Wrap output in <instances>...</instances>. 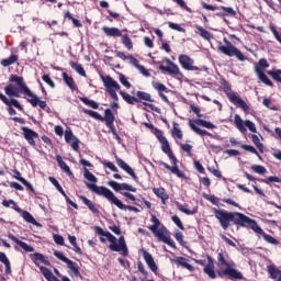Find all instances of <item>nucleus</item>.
Listing matches in <instances>:
<instances>
[{"instance_id": "nucleus-58", "label": "nucleus", "mask_w": 281, "mask_h": 281, "mask_svg": "<svg viewBox=\"0 0 281 281\" xmlns=\"http://www.w3.org/2000/svg\"><path fill=\"white\" fill-rule=\"evenodd\" d=\"M170 30H176V32H186V29L181 27V25L175 23V22H169L168 23Z\"/></svg>"}, {"instance_id": "nucleus-3", "label": "nucleus", "mask_w": 281, "mask_h": 281, "mask_svg": "<svg viewBox=\"0 0 281 281\" xmlns=\"http://www.w3.org/2000/svg\"><path fill=\"white\" fill-rule=\"evenodd\" d=\"M217 276L220 278H224L225 276L229 280H243V273L236 270V263L234 261H227L223 252L217 255Z\"/></svg>"}, {"instance_id": "nucleus-32", "label": "nucleus", "mask_w": 281, "mask_h": 281, "mask_svg": "<svg viewBox=\"0 0 281 281\" xmlns=\"http://www.w3.org/2000/svg\"><path fill=\"white\" fill-rule=\"evenodd\" d=\"M61 78L64 82H66V85L69 87V89H71V91H76L78 89V87H76V82L74 81V78L69 77L67 72H63Z\"/></svg>"}, {"instance_id": "nucleus-5", "label": "nucleus", "mask_w": 281, "mask_h": 281, "mask_svg": "<svg viewBox=\"0 0 281 281\" xmlns=\"http://www.w3.org/2000/svg\"><path fill=\"white\" fill-rule=\"evenodd\" d=\"M151 223L153 225H150L148 229L153 232L154 236L165 243V245H169V247L175 249L177 246H175L172 238L168 236V228L161 225V222L156 215H151Z\"/></svg>"}, {"instance_id": "nucleus-61", "label": "nucleus", "mask_w": 281, "mask_h": 281, "mask_svg": "<svg viewBox=\"0 0 281 281\" xmlns=\"http://www.w3.org/2000/svg\"><path fill=\"white\" fill-rule=\"evenodd\" d=\"M121 190H127V192H137V189L128 183H121Z\"/></svg>"}, {"instance_id": "nucleus-20", "label": "nucleus", "mask_w": 281, "mask_h": 281, "mask_svg": "<svg viewBox=\"0 0 281 281\" xmlns=\"http://www.w3.org/2000/svg\"><path fill=\"white\" fill-rule=\"evenodd\" d=\"M29 98L27 101L30 102V104H32L33 106H40V109H43L45 111V109H47V102L42 101L38 95L34 94L31 91V94H27Z\"/></svg>"}, {"instance_id": "nucleus-51", "label": "nucleus", "mask_w": 281, "mask_h": 281, "mask_svg": "<svg viewBox=\"0 0 281 281\" xmlns=\"http://www.w3.org/2000/svg\"><path fill=\"white\" fill-rule=\"evenodd\" d=\"M261 181L262 183H281L280 177H276V176H270Z\"/></svg>"}, {"instance_id": "nucleus-29", "label": "nucleus", "mask_w": 281, "mask_h": 281, "mask_svg": "<svg viewBox=\"0 0 281 281\" xmlns=\"http://www.w3.org/2000/svg\"><path fill=\"white\" fill-rule=\"evenodd\" d=\"M101 122H105L106 126H113V122H115V115H113V111H111V109H106L104 111V116H102Z\"/></svg>"}, {"instance_id": "nucleus-12", "label": "nucleus", "mask_w": 281, "mask_h": 281, "mask_svg": "<svg viewBox=\"0 0 281 281\" xmlns=\"http://www.w3.org/2000/svg\"><path fill=\"white\" fill-rule=\"evenodd\" d=\"M178 60L182 69H186L187 71H203V69L194 66V59L188 55H179Z\"/></svg>"}, {"instance_id": "nucleus-10", "label": "nucleus", "mask_w": 281, "mask_h": 281, "mask_svg": "<svg viewBox=\"0 0 281 281\" xmlns=\"http://www.w3.org/2000/svg\"><path fill=\"white\" fill-rule=\"evenodd\" d=\"M249 229H252V232H255V234H260V236H262L263 240H266V243H269L270 245H280V240L276 239V237L265 233V231L258 225V223H256V220H251L250 224H249Z\"/></svg>"}, {"instance_id": "nucleus-30", "label": "nucleus", "mask_w": 281, "mask_h": 281, "mask_svg": "<svg viewBox=\"0 0 281 281\" xmlns=\"http://www.w3.org/2000/svg\"><path fill=\"white\" fill-rule=\"evenodd\" d=\"M102 32L105 34V36H122V31L117 27H109V26H103Z\"/></svg>"}, {"instance_id": "nucleus-64", "label": "nucleus", "mask_w": 281, "mask_h": 281, "mask_svg": "<svg viewBox=\"0 0 281 281\" xmlns=\"http://www.w3.org/2000/svg\"><path fill=\"white\" fill-rule=\"evenodd\" d=\"M270 30H271L273 36L276 37V40L281 44V34L278 32L276 26H271Z\"/></svg>"}, {"instance_id": "nucleus-36", "label": "nucleus", "mask_w": 281, "mask_h": 281, "mask_svg": "<svg viewBox=\"0 0 281 281\" xmlns=\"http://www.w3.org/2000/svg\"><path fill=\"white\" fill-rule=\"evenodd\" d=\"M0 262L5 267V273H12V269L10 267V259L5 256V252H0Z\"/></svg>"}, {"instance_id": "nucleus-16", "label": "nucleus", "mask_w": 281, "mask_h": 281, "mask_svg": "<svg viewBox=\"0 0 281 281\" xmlns=\"http://www.w3.org/2000/svg\"><path fill=\"white\" fill-rule=\"evenodd\" d=\"M206 265L203 269L204 273L211 278V280H216V270L214 266V259L211 256H206Z\"/></svg>"}, {"instance_id": "nucleus-35", "label": "nucleus", "mask_w": 281, "mask_h": 281, "mask_svg": "<svg viewBox=\"0 0 281 281\" xmlns=\"http://www.w3.org/2000/svg\"><path fill=\"white\" fill-rule=\"evenodd\" d=\"M22 217L24 218V221H26V223H31V225H35L36 227H41V223H37V221L34 218V216H32L30 214V212L24 211L22 213Z\"/></svg>"}, {"instance_id": "nucleus-27", "label": "nucleus", "mask_w": 281, "mask_h": 281, "mask_svg": "<svg viewBox=\"0 0 281 281\" xmlns=\"http://www.w3.org/2000/svg\"><path fill=\"white\" fill-rule=\"evenodd\" d=\"M4 93L9 95V98H21V88H18L14 85H9L4 87Z\"/></svg>"}, {"instance_id": "nucleus-38", "label": "nucleus", "mask_w": 281, "mask_h": 281, "mask_svg": "<svg viewBox=\"0 0 281 281\" xmlns=\"http://www.w3.org/2000/svg\"><path fill=\"white\" fill-rule=\"evenodd\" d=\"M18 60H19V56L11 55L9 58L2 59L1 65L2 67H10V65H14V63H16Z\"/></svg>"}, {"instance_id": "nucleus-14", "label": "nucleus", "mask_w": 281, "mask_h": 281, "mask_svg": "<svg viewBox=\"0 0 281 281\" xmlns=\"http://www.w3.org/2000/svg\"><path fill=\"white\" fill-rule=\"evenodd\" d=\"M160 71H167L170 76H177L178 78H183V74H181V69L177 64L172 63L170 59L167 60V66H160Z\"/></svg>"}, {"instance_id": "nucleus-62", "label": "nucleus", "mask_w": 281, "mask_h": 281, "mask_svg": "<svg viewBox=\"0 0 281 281\" xmlns=\"http://www.w3.org/2000/svg\"><path fill=\"white\" fill-rule=\"evenodd\" d=\"M42 80H44V82H46V85L52 87V89H54V87H56V85L54 83V81L52 80V78L48 75H44L42 77Z\"/></svg>"}, {"instance_id": "nucleus-34", "label": "nucleus", "mask_w": 281, "mask_h": 281, "mask_svg": "<svg viewBox=\"0 0 281 281\" xmlns=\"http://www.w3.org/2000/svg\"><path fill=\"white\" fill-rule=\"evenodd\" d=\"M69 65L72 69H75V71L77 74H79V76H82L83 78H87V72L85 71V68L82 67V65H80L76 61H70Z\"/></svg>"}, {"instance_id": "nucleus-24", "label": "nucleus", "mask_w": 281, "mask_h": 281, "mask_svg": "<svg viewBox=\"0 0 281 281\" xmlns=\"http://www.w3.org/2000/svg\"><path fill=\"white\" fill-rule=\"evenodd\" d=\"M10 238V240H12L13 243H15V245H19V247H21V249H23L24 251H26V254H32L34 251V247L27 245V243L25 241H21L19 238H16L14 235H9L8 236Z\"/></svg>"}, {"instance_id": "nucleus-8", "label": "nucleus", "mask_w": 281, "mask_h": 281, "mask_svg": "<svg viewBox=\"0 0 281 281\" xmlns=\"http://www.w3.org/2000/svg\"><path fill=\"white\" fill-rule=\"evenodd\" d=\"M101 80L111 99L117 101V91L121 89L120 83H117L111 76H101Z\"/></svg>"}, {"instance_id": "nucleus-54", "label": "nucleus", "mask_w": 281, "mask_h": 281, "mask_svg": "<svg viewBox=\"0 0 281 281\" xmlns=\"http://www.w3.org/2000/svg\"><path fill=\"white\" fill-rule=\"evenodd\" d=\"M108 186H110V188L114 189L115 192H121L122 191V183L116 182V181H109Z\"/></svg>"}, {"instance_id": "nucleus-28", "label": "nucleus", "mask_w": 281, "mask_h": 281, "mask_svg": "<svg viewBox=\"0 0 281 281\" xmlns=\"http://www.w3.org/2000/svg\"><path fill=\"white\" fill-rule=\"evenodd\" d=\"M171 262H175L179 267H183V269H188V271H194V268L192 267V265L188 263V259L183 257L171 259Z\"/></svg>"}, {"instance_id": "nucleus-48", "label": "nucleus", "mask_w": 281, "mask_h": 281, "mask_svg": "<svg viewBox=\"0 0 281 281\" xmlns=\"http://www.w3.org/2000/svg\"><path fill=\"white\" fill-rule=\"evenodd\" d=\"M83 113H86V115H90V117H93L94 120H100V122H102V115H100V113L95 112V111H91V110H83Z\"/></svg>"}, {"instance_id": "nucleus-31", "label": "nucleus", "mask_w": 281, "mask_h": 281, "mask_svg": "<svg viewBox=\"0 0 281 281\" xmlns=\"http://www.w3.org/2000/svg\"><path fill=\"white\" fill-rule=\"evenodd\" d=\"M154 194H156V196H158L159 199H161L164 205H166V202L169 199L168 193L166 192V189L164 188H154L153 189Z\"/></svg>"}, {"instance_id": "nucleus-26", "label": "nucleus", "mask_w": 281, "mask_h": 281, "mask_svg": "<svg viewBox=\"0 0 281 281\" xmlns=\"http://www.w3.org/2000/svg\"><path fill=\"white\" fill-rule=\"evenodd\" d=\"M0 100L3 102V104H7V106H15V109H19V111H23V106L16 99H8V97H5L3 93H0Z\"/></svg>"}, {"instance_id": "nucleus-23", "label": "nucleus", "mask_w": 281, "mask_h": 281, "mask_svg": "<svg viewBox=\"0 0 281 281\" xmlns=\"http://www.w3.org/2000/svg\"><path fill=\"white\" fill-rule=\"evenodd\" d=\"M116 164H117L119 168L124 170L127 175H130V177L137 180V176L135 175V171L133 170V168H131V166H128V164H126L123 159L116 158Z\"/></svg>"}, {"instance_id": "nucleus-42", "label": "nucleus", "mask_w": 281, "mask_h": 281, "mask_svg": "<svg viewBox=\"0 0 281 281\" xmlns=\"http://www.w3.org/2000/svg\"><path fill=\"white\" fill-rule=\"evenodd\" d=\"M172 137H177L178 139H183V132L179 128V124L173 123V128L171 131Z\"/></svg>"}, {"instance_id": "nucleus-56", "label": "nucleus", "mask_w": 281, "mask_h": 281, "mask_svg": "<svg viewBox=\"0 0 281 281\" xmlns=\"http://www.w3.org/2000/svg\"><path fill=\"white\" fill-rule=\"evenodd\" d=\"M68 144H70L72 150H75L77 153H78V150H80V146H79L80 140L77 137H75V139L70 140Z\"/></svg>"}, {"instance_id": "nucleus-63", "label": "nucleus", "mask_w": 281, "mask_h": 281, "mask_svg": "<svg viewBox=\"0 0 281 281\" xmlns=\"http://www.w3.org/2000/svg\"><path fill=\"white\" fill-rule=\"evenodd\" d=\"M75 138H76V136L74 135L72 131L65 132V140L67 142V144L70 143Z\"/></svg>"}, {"instance_id": "nucleus-55", "label": "nucleus", "mask_w": 281, "mask_h": 281, "mask_svg": "<svg viewBox=\"0 0 281 281\" xmlns=\"http://www.w3.org/2000/svg\"><path fill=\"white\" fill-rule=\"evenodd\" d=\"M101 164L105 166V168H109L110 170H112V172H117V167L115 166V164L109 160H103Z\"/></svg>"}, {"instance_id": "nucleus-25", "label": "nucleus", "mask_w": 281, "mask_h": 281, "mask_svg": "<svg viewBox=\"0 0 281 281\" xmlns=\"http://www.w3.org/2000/svg\"><path fill=\"white\" fill-rule=\"evenodd\" d=\"M255 72L258 76L259 80L267 85L268 87H273V82L269 80V77L265 75V70L260 66H255Z\"/></svg>"}, {"instance_id": "nucleus-13", "label": "nucleus", "mask_w": 281, "mask_h": 281, "mask_svg": "<svg viewBox=\"0 0 281 281\" xmlns=\"http://www.w3.org/2000/svg\"><path fill=\"white\" fill-rule=\"evenodd\" d=\"M227 98L229 102L235 104V106H239L245 113H249V105H247V102H245V100H243L236 92H228Z\"/></svg>"}, {"instance_id": "nucleus-40", "label": "nucleus", "mask_w": 281, "mask_h": 281, "mask_svg": "<svg viewBox=\"0 0 281 281\" xmlns=\"http://www.w3.org/2000/svg\"><path fill=\"white\" fill-rule=\"evenodd\" d=\"M251 139H252V143L255 144V146L258 148V150L260 153H265V145H262V143H260V137H258V135H256V134H252Z\"/></svg>"}, {"instance_id": "nucleus-6", "label": "nucleus", "mask_w": 281, "mask_h": 281, "mask_svg": "<svg viewBox=\"0 0 281 281\" xmlns=\"http://www.w3.org/2000/svg\"><path fill=\"white\" fill-rule=\"evenodd\" d=\"M224 43L225 45L220 44L217 46V49L218 52H221V54H224V56H229V58H233L235 56V58H237L241 63H245V60H247L243 52L234 46L232 42L227 41V38H224Z\"/></svg>"}, {"instance_id": "nucleus-50", "label": "nucleus", "mask_w": 281, "mask_h": 281, "mask_svg": "<svg viewBox=\"0 0 281 281\" xmlns=\"http://www.w3.org/2000/svg\"><path fill=\"white\" fill-rule=\"evenodd\" d=\"M122 43L126 49H131L133 47V41H131V37L128 35L122 36Z\"/></svg>"}, {"instance_id": "nucleus-60", "label": "nucleus", "mask_w": 281, "mask_h": 281, "mask_svg": "<svg viewBox=\"0 0 281 281\" xmlns=\"http://www.w3.org/2000/svg\"><path fill=\"white\" fill-rule=\"evenodd\" d=\"M120 82L123 85V87H126V89H131V82H128V79H126V76L120 75Z\"/></svg>"}, {"instance_id": "nucleus-57", "label": "nucleus", "mask_w": 281, "mask_h": 281, "mask_svg": "<svg viewBox=\"0 0 281 281\" xmlns=\"http://www.w3.org/2000/svg\"><path fill=\"white\" fill-rule=\"evenodd\" d=\"M3 207H10L12 205V210H16L19 211V209H16V202H14V200H4L2 202Z\"/></svg>"}, {"instance_id": "nucleus-39", "label": "nucleus", "mask_w": 281, "mask_h": 281, "mask_svg": "<svg viewBox=\"0 0 281 281\" xmlns=\"http://www.w3.org/2000/svg\"><path fill=\"white\" fill-rule=\"evenodd\" d=\"M195 27L202 38H204L205 41H210V38H212V33H210L207 30L203 29V26L196 25Z\"/></svg>"}, {"instance_id": "nucleus-49", "label": "nucleus", "mask_w": 281, "mask_h": 281, "mask_svg": "<svg viewBox=\"0 0 281 281\" xmlns=\"http://www.w3.org/2000/svg\"><path fill=\"white\" fill-rule=\"evenodd\" d=\"M240 148H243V150H247L248 153H252V155H256L259 159H261L260 154H258V150H256L254 146L241 145Z\"/></svg>"}, {"instance_id": "nucleus-11", "label": "nucleus", "mask_w": 281, "mask_h": 281, "mask_svg": "<svg viewBox=\"0 0 281 281\" xmlns=\"http://www.w3.org/2000/svg\"><path fill=\"white\" fill-rule=\"evenodd\" d=\"M54 256L58 258V260H61V262L67 263L68 269H70V276H75L76 278H78V276H80V270L78 269V263L74 262L72 260H70L69 258H67L65 256V254H63V251H58L55 250L54 251Z\"/></svg>"}, {"instance_id": "nucleus-15", "label": "nucleus", "mask_w": 281, "mask_h": 281, "mask_svg": "<svg viewBox=\"0 0 281 281\" xmlns=\"http://www.w3.org/2000/svg\"><path fill=\"white\" fill-rule=\"evenodd\" d=\"M22 135L24 139L30 144V146H36V140L38 139V133L34 132L32 128L22 126L21 127Z\"/></svg>"}, {"instance_id": "nucleus-19", "label": "nucleus", "mask_w": 281, "mask_h": 281, "mask_svg": "<svg viewBox=\"0 0 281 281\" xmlns=\"http://www.w3.org/2000/svg\"><path fill=\"white\" fill-rule=\"evenodd\" d=\"M83 177H85V179H87V181H90V182H86L88 190H91V192H95V191H93V189L89 188V186H94L95 188H99L95 184V183H98V178L95 176H93V173H91L89 171V169H87V167L83 169Z\"/></svg>"}, {"instance_id": "nucleus-47", "label": "nucleus", "mask_w": 281, "mask_h": 281, "mask_svg": "<svg viewBox=\"0 0 281 281\" xmlns=\"http://www.w3.org/2000/svg\"><path fill=\"white\" fill-rule=\"evenodd\" d=\"M170 172H172V175H177L179 177V179H183L186 178V173H183L181 170H179V167L173 164V166L170 169Z\"/></svg>"}, {"instance_id": "nucleus-44", "label": "nucleus", "mask_w": 281, "mask_h": 281, "mask_svg": "<svg viewBox=\"0 0 281 281\" xmlns=\"http://www.w3.org/2000/svg\"><path fill=\"white\" fill-rule=\"evenodd\" d=\"M136 95H137L138 100H145V102H153L150 93H147L144 91H137Z\"/></svg>"}, {"instance_id": "nucleus-21", "label": "nucleus", "mask_w": 281, "mask_h": 281, "mask_svg": "<svg viewBox=\"0 0 281 281\" xmlns=\"http://www.w3.org/2000/svg\"><path fill=\"white\" fill-rule=\"evenodd\" d=\"M143 258L146 262V265L148 266V268L150 269V271H153L154 273H157V263H155V259L153 258V255H150V252L143 250Z\"/></svg>"}, {"instance_id": "nucleus-17", "label": "nucleus", "mask_w": 281, "mask_h": 281, "mask_svg": "<svg viewBox=\"0 0 281 281\" xmlns=\"http://www.w3.org/2000/svg\"><path fill=\"white\" fill-rule=\"evenodd\" d=\"M10 82H15L21 91H23L26 95H32V90L27 88V85L23 82V77L11 75Z\"/></svg>"}, {"instance_id": "nucleus-33", "label": "nucleus", "mask_w": 281, "mask_h": 281, "mask_svg": "<svg viewBox=\"0 0 281 281\" xmlns=\"http://www.w3.org/2000/svg\"><path fill=\"white\" fill-rule=\"evenodd\" d=\"M80 200L82 201V203H85V205H87L90 212H93V214H98L100 212L98 207H95V204H93L91 200L87 199V196L80 195Z\"/></svg>"}, {"instance_id": "nucleus-7", "label": "nucleus", "mask_w": 281, "mask_h": 281, "mask_svg": "<svg viewBox=\"0 0 281 281\" xmlns=\"http://www.w3.org/2000/svg\"><path fill=\"white\" fill-rule=\"evenodd\" d=\"M189 126L191 130H193L194 133H196V135H201L202 137H205V135H209V137H214L210 132L198 127V126H203L204 128H210V130L216 128V125H214L210 121H205L203 119H198L194 121L190 120Z\"/></svg>"}, {"instance_id": "nucleus-45", "label": "nucleus", "mask_w": 281, "mask_h": 281, "mask_svg": "<svg viewBox=\"0 0 281 281\" xmlns=\"http://www.w3.org/2000/svg\"><path fill=\"white\" fill-rule=\"evenodd\" d=\"M65 16L66 19H69L70 21H72L75 27H82V23L80 22V20L74 18V15H71L69 11L65 13Z\"/></svg>"}, {"instance_id": "nucleus-18", "label": "nucleus", "mask_w": 281, "mask_h": 281, "mask_svg": "<svg viewBox=\"0 0 281 281\" xmlns=\"http://www.w3.org/2000/svg\"><path fill=\"white\" fill-rule=\"evenodd\" d=\"M160 144L162 145V151L168 155L169 159L172 161V164L177 165V157H175V154H172V149H170V144L168 143V139L166 137L160 138Z\"/></svg>"}, {"instance_id": "nucleus-53", "label": "nucleus", "mask_w": 281, "mask_h": 281, "mask_svg": "<svg viewBox=\"0 0 281 281\" xmlns=\"http://www.w3.org/2000/svg\"><path fill=\"white\" fill-rule=\"evenodd\" d=\"M81 101L83 102V104H87V106H90L91 109H98V102L93 101V100H89L87 98H81Z\"/></svg>"}, {"instance_id": "nucleus-2", "label": "nucleus", "mask_w": 281, "mask_h": 281, "mask_svg": "<svg viewBox=\"0 0 281 281\" xmlns=\"http://www.w3.org/2000/svg\"><path fill=\"white\" fill-rule=\"evenodd\" d=\"M95 232L100 237L101 243H106V239L109 240L110 246L109 249L111 251H121L122 256H128V247L126 246V239H124V236H121L117 240L113 234L110 232H104L102 227L97 226Z\"/></svg>"}, {"instance_id": "nucleus-22", "label": "nucleus", "mask_w": 281, "mask_h": 281, "mask_svg": "<svg viewBox=\"0 0 281 281\" xmlns=\"http://www.w3.org/2000/svg\"><path fill=\"white\" fill-rule=\"evenodd\" d=\"M30 258L33 260L34 265L36 267H41V262L43 265H47L49 266V259H47V257H45L43 254L41 252H34L30 256Z\"/></svg>"}, {"instance_id": "nucleus-43", "label": "nucleus", "mask_w": 281, "mask_h": 281, "mask_svg": "<svg viewBox=\"0 0 281 281\" xmlns=\"http://www.w3.org/2000/svg\"><path fill=\"white\" fill-rule=\"evenodd\" d=\"M151 86L156 91H158V93H164V91H168V88L159 81H153Z\"/></svg>"}, {"instance_id": "nucleus-46", "label": "nucleus", "mask_w": 281, "mask_h": 281, "mask_svg": "<svg viewBox=\"0 0 281 281\" xmlns=\"http://www.w3.org/2000/svg\"><path fill=\"white\" fill-rule=\"evenodd\" d=\"M251 170H254V172H256L257 175H267V168L261 165H254L251 167Z\"/></svg>"}, {"instance_id": "nucleus-37", "label": "nucleus", "mask_w": 281, "mask_h": 281, "mask_svg": "<svg viewBox=\"0 0 281 281\" xmlns=\"http://www.w3.org/2000/svg\"><path fill=\"white\" fill-rule=\"evenodd\" d=\"M120 94L122 95L123 100L125 102H127V104H135L136 102H139V100H137V98H135L124 91H120Z\"/></svg>"}, {"instance_id": "nucleus-9", "label": "nucleus", "mask_w": 281, "mask_h": 281, "mask_svg": "<svg viewBox=\"0 0 281 281\" xmlns=\"http://www.w3.org/2000/svg\"><path fill=\"white\" fill-rule=\"evenodd\" d=\"M234 124L239 133H243L244 135L245 133H247V128L248 131H250V133H258V128H256V123L249 120H243L238 114H235Z\"/></svg>"}, {"instance_id": "nucleus-52", "label": "nucleus", "mask_w": 281, "mask_h": 281, "mask_svg": "<svg viewBox=\"0 0 281 281\" xmlns=\"http://www.w3.org/2000/svg\"><path fill=\"white\" fill-rule=\"evenodd\" d=\"M16 179H18V181L23 183V186H25V188H27V190H30L31 192H34V187L32 186V183H30L27 180H25V178L16 177Z\"/></svg>"}, {"instance_id": "nucleus-41", "label": "nucleus", "mask_w": 281, "mask_h": 281, "mask_svg": "<svg viewBox=\"0 0 281 281\" xmlns=\"http://www.w3.org/2000/svg\"><path fill=\"white\" fill-rule=\"evenodd\" d=\"M177 209L179 210V212H182L183 214H187L188 216H192V214H196V210H190L187 209L186 205L181 204V203H177Z\"/></svg>"}, {"instance_id": "nucleus-59", "label": "nucleus", "mask_w": 281, "mask_h": 281, "mask_svg": "<svg viewBox=\"0 0 281 281\" xmlns=\"http://www.w3.org/2000/svg\"><path fill=\"white\" fill-rule=\"evenodd\" d=\"M171 221H173L175 225H177V227H179V229H184L183 223L181 222V218H179V216L173 215L171 217Z\"/></svg>"}, {"instance_id": "nucleus-4", "label": "nucleus", "mask_w": 281, "mask_h": 281, "mask_svg": "<svg viewBox=\"0 0 281 281\" xmlns=\"http://www.w3.org/2000/svg\"><path fill=\"white\" fill-rule=\"evenodd\" d=\"M89 188L93 190L94 194H98L99 196H104V199H106L110 203H112V205H116L119 210H123V211L130 210L131 212H136V213L139 212V209H137V206L125 205L124 203H122L120 199L115 196V193H113V191H111V189L106 187L89 186Z\"/></svg>"}, {"instance_id": "nucleus-1", "label": "nucleus", "mask_w": 281, "mask_h": 281, "mask_svg": "<svg viewBox=\"0 0 281 281\" xmlns=\"http://www.w3.org/2000/svg\"><path fill=\"white\" fill-rule=\"evenodd\" d=\"M214 214L223 229H228L232 222L240 227H249L252 221L249 216L238 212L214 209Z\"/></svg>"}]
</instances>
